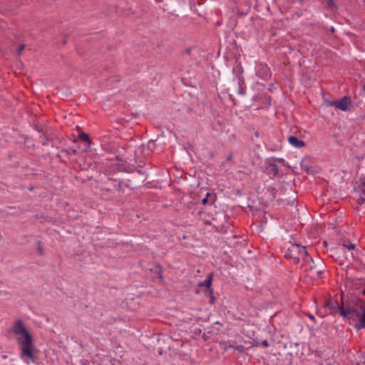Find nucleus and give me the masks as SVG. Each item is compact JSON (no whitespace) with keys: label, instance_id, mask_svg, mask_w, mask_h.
<instances>
[{"label":"nucleus","instance_id":"0eeeda50","mask_svg":"<svg viewBox=\"0 0 365 365\" xmlns=\"http://www.w3.org/2000/svg\"><path fill=\"white\" fill-rule=\"evenodd\" d=\"M288 141L292 145L294 146L295 148H299L304 146V142L299 140L295 136H289L288 138Z\"/></svg>","mask_w":365,"mask_h":365},{"label":"nucleus","instance_id":"4468645a","mask_svg":"<svg viewBox=\"0 0 365 365\" xmlns=\"http://www.w3.org/2000/svg\"><path fill=\"white\" fill-rule=\"evenodd\" d=\"M359 321L364 324V327H365V310L363 314L360 317Z\"/></svg>","mask_w":365,"mask_h":365},{"label":"nucleus","instance_id":"9d476101","mask_svg":"<svg viewBox=\"0 0 365 365\" xmlns=\"http://www.w3.org/2000/svg\"><path fill=\"white\" fill-rule=\"evenodd\" d=\"M346 248L349 250H352L355 248V245L351 242H345L341 245V249Z\"/></svg>","mask_w":365,"mask_h":365},{"label":"nucleus","instance_id":"39448f33","mask_svg":"<svg viewBox=\"0 0 365 365\" xmlns=\"http://www.w3.org/2000/svg\"><path fill=\"white\" fill-rule=\"evenodd\" d=\"M334 106L343 111L348 110L351 104L350 100L348 97L344 96L341 100L333 101Z\"/></svg>","mask_w":365,"mask_h":365},{"label":"nucleus","instance_id":"f03ea898","mask_svg":"<svg viewBox=\"0 0 365 365\" xmlns=\"http://www.w3.org/2000/svg\"><path fill=\"white\" fill-rule=\"evenodd\" d=\"M284 257L287 259L292 260V262L296 264H304L307 262L308 263L312 262V258L308 255L306 248L299 245H292L285 253Z\"/></svg>","mask_w":365,"mask_h":365},{"label":"nucleus","instance_id":"1a4fd4ad","mask_svg":"<svg viewBox=\"0 0 365 365\" xmlns=\"http://www.w3.org/2000/svg\"><path fill=\"white\" fill-rule=\"evenodd\" d=\"M79 138L82 140L86 141L88 143V147L91 145V140L89 138V135L87 133H81L79 134Z\"/></svg>","mask_w":365,"mask_h":365},{"label":"nucleus","instance_id":"f8f14e48","mask_svg":"<svg viewBox=\"0 0 365 365\" xmlns=\"http://www.w3.org/2000/svg\"><path fill=\"white\" fill-rule=\"evenodd\" d=\"M327 6L331 9H335L336 8L334 0H327Z\"/></svg>","mask_w":365,"mask_h":365},{"label":"nucleus","instance_id":"2eb2a0df","mask_svg":"<svg viewBox=\"0 0 365 365\" xmlns=\"http://www.w3.org/2000/svg\"><path fill=\"white\" fill-rule=\"evenodd\" d=\"M24 48H25V46L24 44L21 45L19 46V51H18V54L21 55V52L24 50Z\"/></svg>","mask_w":365,"mask_h":365},{"label":"nucleus","instance_id":"ddd939ff","mask_svg":"<svg viewBox=\"0 0 365 365\" xmlns=\"http://www.w3.org/2000/svg\"><path fill=\"white\" fill-rule=\"evenodd\" d=\"M210 196H211V195H210V193H207V197L202 199V203L203 205H207V204L208 203V202H209L208 198H209V197H210Z\"/></svg>","mask_w":365,"mask_h":365},{"label":"nucleus","instance_id":"a211bd4d","mask_svg":"<svg viewBox=\"0 0 365 365\" xmlns=\"http://www.w3.org/2000/svg\"><path fill=\"white\" fill-rule=\"evenodd\" d=\"M72 153L73 154H76L77 153V150H72Z\"/></svg>","mask_w":365,"mask_h":365},{"label":"nucleus","instance_id":"6e6552de","mask_svg":"<svg viewBox=\"0 0 365 365\" xmlns=\"http://www.w3.org/2000/svg\"><path fill=\"white\" fill-rule=\"evenodd\" d=\"M212 274H210L207 279L204 281L203 283L200 284V285H204L206 286L208 289L211 294H212V290L210 289L211 284H212Z\"/></svg>","mask_w":365,"mask_h":365},{"label":"nucleus","instance_id":"f257e3e1","mask_svg":"<svg viewBox=\"0 0 365 365\" xmlns=\"http://www.w3.org/2000/svg\"><path fill=\"white\" fill-rule=\"evenodd\" d=\"M16 341L20 347L21 359H27L31 361H34L37 349L35 347L32 334L29 331L26 333L21 339H17Z\"/></svg>","mask_w":365,"mask_h":365},{"label":"nucleus","instance_id":"7ed1b4c3","mask_svg":"<svg viewBox=\"0 0 365 365\" xmlns=\"http://www.w3.org/2000/svg\"><path fill=\"white\" fill-rule=\"evenodd\" d=\"M301 267L304 268V271L307 273V276H309L312 279H319L322 275V270L321 267L322 264L317 265L314 262L308 263L307 262L301 264Z\"/></svg>","mask_w":365,"mask_h":365},{"label":"nucleus","instance_id":"412c9836","mask_svg":"<svg viewBox=\"0 0 365 365\" xmlns=\"http://www.w3.org/2000/svg\"><path fill=\"white\" fill-rule=\"evenodd\" d=\"M364 91L365 92V84L364 85Z\"/></svg>","mask_w":365,"mask_h":365},{"label":"nucleus","instance_id":"9b49d317","mask_svg":"<svg viewBox=\"0 0 365 365\" xmlns=\"http://www.w3.org/2000/svg\"><path fill=\"white\" fill-rule=\"evenodd\" d=\"M229 347L237 350L240 353L243 352L244 349H245V348H244V346L242 345H239V346H232V345H230Z\"/></svg>","mask_w":365,"mask_h":365},{"label":"nucleus","instance_id":"6ab92c4d","mask_svg":"<svg viewBox=\"0 0 365 365\" xmlns=\"http://www.w3.org/2000/svg\"><path fill=\"white\" fill-rule=\"evenodd\" d=\"M213 302H214V297L212 295V297H211V302L213 303Z\"/></svg>","mask_w":365,"mask_h":365},{"label":"nucleus","instance_id":"dca6fc26","mask_svg":"<svg viewBox=\"0 0 365 365\" xmlns=\"http://www.w3.org/2000/svg\"><path fill=\"white\" fill-rule=\"evenodd\" d=\"M262 344L264 346V347H267L269 346V344L267 341H263L262 342Z\"/></svg>","mask_w":365,"mask_h":365},{"label":"nucleus","instance_id":"f3484780","mask_svg":"<svg viewBox=\"0 0 365 365\" xmlns=\"http://www.w3.org/2000/svg\"><path fill=\"white\" fill-rule=\"evenodd\" d=\"M328 105L330 106H334V104H333V102H331V101H329Z\"/></svg>","mask_w":365,"mask_h":365},{"label":"nucleus","instance_id":"20e7f679","mask_svg":"<svg viewBox=\"0 0 365 365\" xmlns=\"http://www.w3.org/2000/svg\"><path fill=\"white\" fill-rule=\"evenodd\" d=\"M9 331L14 334L16 341L17 339L24 337V334L27 333L29 330L21 319H17L10 328Z\"/></svg>","mask_w":365,"mask_h":365},{"label":"nucleus","instance_id":"aec40b11","mask_svg":"<svg viewBox=\"0 0 365 365\" xmlns=\"http://www.w3.org/2000/svg\"><path fill=\"white\" fill-rule=\"evenodd\" d=\"M274 169L275 170V172L277 173V169L276 168V165H274Z\"/></svg>","mask_w":365,"mask_h":365},{"label":"nucleus","instance_id":"423d86ee","mask_svg":"<svg viewBox=\"0 0 365 365\" xmlns=\"http://www.w3.org/2000/svg\"><path fill=\"white\" fill-rule=\"evenodd\" d=\"M256 73L258 76L265 78L269 75V68L267 65L260 63L256 67Z\"/></svg>","mask_w":365,"mask_h":365}]
</instances>
